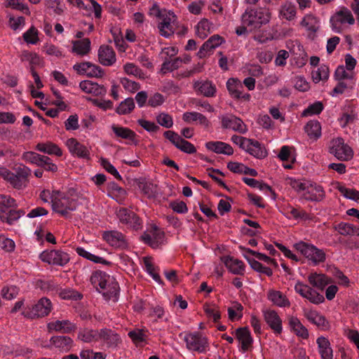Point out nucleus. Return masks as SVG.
Masks as SVG:
<instances>
[{"label":"nucleus","instance_id":"nucleus-56","mask_svg":"<svg viewBox=\"0 0 359 359\" xmlns=\"http://www.w3.org/2000/svg\"><path fill=\"white\" fill-rule=\"evenodd\" d=\"M39 30L34 27H31L25 33H24V41L27 43L37 44L40 41L39 36Z\"/></svg>","mask_w":359,"mask_h":359},{"label":"nucleus","instance_id":"nucleus-30","mask_svg":"<svg viewBox=\"0 0 359 359\" xmlns=\"http://www.w3.org/2000/svg\"><path fill=\"white\" fill-rule=\"evenodd\" d=\"M267 297L269 300L277 306L289 307L290 306L287 297L280 291L270 290L267 293Z\"/></svg>","mask_w":359,"mask_h":359},{"label":"nucleus","instance_id":"nucleus-7","mask_svg":"<svg viewBox=\"0 0 359 359\" xmlns=\"http://www.w3.org/2000/svg\"><path fill=\"white\" fill-rule=\"evenodd\" d=\"M177 26V17L170 11H163L162 18L158 23V29L160 34L165 38L172 36Z\"/></svg>","mask_w":359,"mask_h":359},{"label":"nucleus","instance_id":"nucleus-14","mask_svg":"<svg viewBox=\"0 0 359 359\" xmlns=\"http://www.w3.org/2000/svg\"><path fill=\"white\" fill-rule=\"evenodd\" d=\"M304 317L312 324L317 326L322 330H328L330 329V323L326 318L316 310L304 309Z\"/></svg>","mask_w":359,"mask_h":359},{"label":"nucleus","instance_id":"nucleus-28","mask_svg":"<svg viewBox=\"0 0 359 359\" xmlns=\"http://www.w3.org/2000/svg\"><path fill=\"white\" fill-rule=\"evenodd\" d=\"M98 57L101 64L105 66L112 65L116 62V55L114 50L107 46H100L98 51Z\"/></svg>","mask_w":359,"mask_h":359},{"label":"nucleus","instance_id":"nucleus-57","mask_svg":"<svg viewBox=\"0 0 359 359\" xmlns=\"http://www.w3.org/2000/svg\"><path fill=\"white\" fill-rule=\"evenodd\" d=\"M43 51L48 55L54 56L57 58L65 56L63 51L60 48L50 43L44 44Z\"/></svg>","mask_w":359,"mask_h":359},{"label":"nucleus","instance_id":"nucleus-5","mask_svg":"<svg viewBox=\"0 0 359 359\" xmlns=\"http://www.w3.org/2000/svg\"><path fill=\"white\" fill-rule=\"evenodd\" d=\"M293 248L314 264L323 262L325 259V253L312 244L300 241L294 243Z\"/></svg>","mask_w":359,"mask_h":359},{"label":"nucleus","instance_id":"nucleus-51","mask_svg":"<svg viewBox=\"0 0 359 359\" xmlns=\"http://www.w3.org/2000/svg\"><path fill=\"white\" fill-rule=\"evenodd\" d=\"M243 306L237 302H233L228 308V316L231 321L238 320L243 316Z\"/></svg>","mask_w":359,"mask_h":359},{"label":"nucleus","instance_id":"nucleus-29","mask_svg":"<svg viewBox=\"0 0 359 359\" xmlns=\"http://www.w3.org/2000/svg\"><path fill=\"white\" fill-rule=\"evenodd\" d=\"M248 146L244 147L243 150L258 158H262L266 156V150L259 142L251 139H248Z\"/></svg>","mask_w":359,"mask_h":359},{"label":"nucleus","instance_id":"nucleus-43","mask_svg":"<svg viewBox=\"0 0 359 359\" xmlns=\"http://www.w3.org/2000/svg\"><path fill=\"white\" fill-rule=\"evenodd\" d=\"M212 24L207 19L203 18L195 27L196 34L201 39H205L212 30Z\"/></svg>","mask_w":359,"mask_h":359},{"label":"nucleus","instance_id":"nucleus-35","mask_svg":"<svg viewBox=\"0 0 359 359\" xmlns=\"http://www.w3.org/2000/svg\"><path fill=\"white\" fill-rule=\"evenodd\" d=\"M50 342L54 347L65 352L69 351L73 346V340L65 336L53 337Z\"/></svg>","mask_w":359,"mask_h":359},{"label":"nucleus","instance_id":"nucleus-10","mask_svg":"<svg viewBox=\"0 0 359 359\" xmlns=\"http://www.w3.org/2000/svg\"><path fill=\"white\" fill-rule=\"evenodd\" d=\"M41 261L49 264L63 266L69 261L68 254L60 250H45L40 255Z\"/></svg>","mask_w":359,"mask_h":359},{"label":"nucleus","instance_id":"nucleus-12","mask_svg":"<svg viewBox=\"0 0 359 359\" xmlns=\"http://www.w3.org/2000/svg\"><path fill=\"white\" fill-rule=\"evenodd\" d=\"M65 146L72 156L90 160L89 149L85 145L81 144L76 139L73 137L67 139L65 142Z\"/></svg>","mask_w":359,"mask_h":359},{"label":"nucleus","instance_id":"nucleus-23","mask_svg":"<svg viewBox=\"0 0 359 359\" xmlns=\"http://www.w3.org/2000/svg\"><path fill=\"white\" fill-rule=\"evenodd\" d=\"M224 41V39L217 34L212 36L200 48L198 52V57H205L210 51L220 46Z\"/></svg>","mask_w":359,"mask_h":359},{"label":"nucleus","instance_id":"nucleus-4","mask_svg":"<svg viewBox=\"0 0 359 359\" xmlns=\"http://www.w3.org/2000/svg\"><path fill=\"white\" fill-rule=\"evenodd\" d=\"M329 152L340 161H349L353 156V151L341 137L333 138L329 144Z\"/></svg>","mask_w":359,"mask_h":359},{"label":"nucleus","instance_id":"nucleus-31","mask_svg":"<svg viewBox=\"0 0 359 359\" xmlns=\"http://www.w3.org/2000/svg\"><path fill=\"white\" fill-rule=\"evenodd\" d=\"M325 196L323 188L316 184L309 182L306 192L304 193V198L309 201H320Z\"/></svg>","mask_w":359,"mask_h":359},{"label":"nucleus","instance_id":"nucleus-13","mask_svg":"<svg viewBox=\"0 0 359 359\" xmlns=\"http://www.w3.org/2000/svg\"><path fill=\"white\" fill-rule=\"evenodd\" d=\"M164 136L169 140L177 149L187 154H194L196 149L194 144L183 140L177 133L168 130L165 132Z\"/></svg>","mask_w":359,"mask_h":359},{"label":"nucleus","instance_id":"nucleus-61","mask_svg":"<svg viewBox=\"0 0 359 359\" xmlns=\"http://www.w3.org/2000/svg\"><path fill=\"white\" fill-rule=\"evenodd\" d=\"M337 188L345 198L353 201H358L359 199V191L353 189L346 188L340 184H338Z\"/></svg>","mask_w":359,"mask_h":359},{"label":"nucleus","instance_id":"nucleus-49","mask_svg":"<svg viewBox=\"0 0 359 359\" xmlns=\"http://www.w3.org/2000/svg\"><path fill=\"white\" fill-rule=\"evenodd\" d=\"M111 130L118 137L130 140H133L135 139V133L128 128L114 124L111 126Z\"/></svg>","mask_w":359,"mask_h":359},{"label":"nucleus","instance_id":"nucleus-52","mask_svg":"<svg viewBox=\"0 0 359 359\" xmlns=\"http://www.w3.org/2000/svg\"><path fill=\"white\" fill-rule=\"evenodd\" d=\"M358 120V115L354 111L345 112L338 118L339 123L341 128L351 126Z\"/></svg>","mask_w":359,"mask_h":359},{"label":"nucleus","instance_id":"nucleus-25","mask_svg":"<svg viewBox=\"0 0 359 359\" xmlns=\"http://www.w3.org/2000/svg\"><path fill=\"white\" fill-rule=\"evenodd\" d=\"M144 241L149 243L153 248H158L164 241V233L156 226L144 236Z\"/></svg>","mask_w":359,"mask_h":359},{"label":"nucleus","instance_id":"nucleus-60","mask_svg":"<svg viewBox=\"0 0 359 359\" xmlns=\"http://www.w3.org/2000/svg\"><path fill=\"white\" fill-rule=\"evenodd\" d=\"M203 309L205 314L209 318H212L215 322L220 319V312L216 305L205 304Z\"/></svg>","mask_w":359,"mask_h":359},{"label":"nucleus","instance_id":"nucleus-54","mask_svg":"<svg viewBox=\"0 0 359 359\" xmlns=\"http://www.w3.org/2000/svg\"><path fill=\"white\" fill-rule=\"evenodd\" d=\"M129 337L137 346H142L145 344L147 334L142 330H134L128 333Z\"/></svg>","mask_w":359,"mask_h":359},{"label":"nucleus","instance_id":"nucleus-53","mask_svg":"<svg viewBox=\"0 0 359 359\" xmlns=\"http://www.w3.org/2000/svg\"><path fill=\"white\" fill-rule=\"evenodd\" d=\"M280 15L282 18L292 20L296 16V8L294 5L291 3L286 2L280 8Z\"/></svg>","mask_w":359,"mask_h":359},{"label":"nucleus","instance_id":"nucleus-48","mask_svg":"<svg viewBox=\"0 0 359 359\" xmlns=\"http://www.w3.org/2000/svg\"><path fill=\"white\" fill-rule=\"evenodd\" d=\"M286 184L290 185L294 190L304 196V193L306 192L307 187L309 184L306 180H299L292 177H287L285 180Z\"/></svg>","mask_w":359,"mask_h":359},{"label":"nucleus","instance_id":"nucleus-38","mask_svg":"<svg viewBox=\"0 0 359 359\" xmlns=\"http://www.w3.org/2000/svg\"><path fill=\"white\" fill-rule=\"evenodd\" d=\"M195 90L205 97H212L215 95L216 88L210 81H197L194 83Z\"/></svg>","mask_w":359,"mask_h":359},{"label":"nucleus","instance_id":"nucleus-46","mask_svg":"<svg viewBox=\"0 0 359 359\" xmlns=\"http://www.w3.org/2000/svg\"><path fill=\"white\" fill-rule=\"evenodd\" d=\"M330 71L327 65H322L317 69L311 72V78L314 83L327 81L329 78Z\"/></svg>","mask_w":359,"mask_h":359},{"label":"nucleus","instance_id":"nucleus-32","mask_svg":"<svg viewBox=\"0 0 359 359\" xmlns=\"http://www.w3.org/2000/svg\"><path fill=\"white\" fill-rule=\"evenodd\" d=\"M206 148L215 153L225 155H232L233 148L228 144L223 142H208L205 144Z\"/></svg>","mask_w":359,"mask_h":359},{"label":"nucleus","instance_id":"nucleus-1","mask_svg":"<svg viewBox=\"0 0 359 359\" xmlns=\"http://www.w3.org/2000/svg\"><path fill=\"white\" fill-rule=\"evenodd\" d=\"M44 202L51 204L53 210L62 216H67L76 210L79 195L74 189L65 191L43 189L39 195Z\"/></svg>","mask_w":359,"mask_h":359},{"label":"nucleus","instance_id":"nucleus-33","mask_svg":"<svg viewBox=\"0 0 359 359\" xmlns=\"http://www.w3.org/2000/svg\"><path fill=\"white\" fill-rule=\"evenodd\" d=\"M236 336L241 344L242 350L243 351H248L253 341L250 330L247 327L239 328L236 331Z\"/></svg>","mask_w":359,"mask_h":359},{"label":"nucleus","instance_id":"nucleus-9","mask_svg":"<svg viewBox=\"0 0 359 359\" xmlns=\"http://www.w3.org/2000/svg\"><path fill=\"white\" fill-rule=\"evenodd\" d=\"M178 53V48L175 46H168L164 48L161 53V57L164 60L163 63L162 70L163 71H172L177 69L182 60L180 57H177L175 60H170L172 57L175 56Z\"/></svg>","mask_w":359,"mask_h":359},{"label":"nucleus","instance_id":"nucleus-42","mask_svg":"<svg viewBox=\"0 0 359 359\" xmlns=\"http://www.w3.org/2000/svg\"><path fill=\"white\" fill-rule=\"evenodd\" d=\"M309 283L317 288L323 290L332 280L322 273H312L308 276Z\"/></svg>","mask_w":359,"mask_h":359},{"label":"nucleus","instance_id":"nucleus-63","mask_svg":"<svg viewBox=\"0 0 359 359\" xmlns=\"http://www.w3.org/2000/svg\"><path fill=\"white\" fill-rule=\"evenodd\" d=\"M120 83H121L123 88L130 93H134L140 88L139 83L135 81L129 80L127 78H121L120 79Z\"/></svg>","mask_w":359,"mask_h":359},{"label":"nucleus","instance_id":"nucleus-44","mask_svg":"<svg viewBox=\"0 0 359 359\" xmlns=\"http://www.w3.org/2000/svg\"><path fill=\"white\" fill-rule=\"evenodd\" d=\"M355 74L353 71L347 69L344 66H339L334 72V78L337 81L353 83Z\"/></svg>","mask_w":359,"mask_h":359},{"label":"nucleus","instance_id":"nucleus-47","mask_svg":"<svg viewBox=\"0 0 359 359\" xmlns=\"http://www.w3.org/2000/svg\"><path fill=\"white\" fill-rule=\"evenodd\" d=\"M100 331L89 329L81 330L78 334V339L86 343L99 341Z\"/></svg>","mask_w":359,"mask_h":359},{"label":"nucleus","instance_id":"nucleus-58","mask_svg":"<svg viewBox=\"0 0 359 359\" xmlns=\"http://www.w3.org/2000/svg\"><path fill=\"white\" fill-rule=\"evenodd\" d=\"M278 158L285 162L294 161V156L292 154V148L289 146H283L281 147L279 154H278Z\"/></svg>","mask_w":359,"mask_h":359},{"label":"nucleus","instance_id":"nucleus-36","mask_svg":"<svg viewBox=\"0 0 359 359\" xmlns=\"http://www.w3.org/2000/svg\"><path fill=\"white\" fill-rule=\"evenodd\" d=\"M222 261L231 273L235 274L244 273L245 266L243 262L229 257L222 258Z\"/></svg>","mask_w":359,"mask_h":359},{"label":"nucleus","instance_id":"nucleus-16","mask_svg":"<svg viewBox=\"0 0 359 359\" xmlns=\"http://www.w3.org/2000/svg\"><path fill=\"white\" fill-rule=\"evenodd\" d=\"M52 310V304L50 299L43 297L33 306L29 316L31 318H41L48 316Z\"/></svg>","mask_w":359,"mask_h":359},{"label":"nucleus","instance_id":"nucleus-18","mask_svg":"<svg viewBox=\"0 0 359 359\" xmlns=\"http://www.w3.org/2000/svg\"><path fill=\"white\" fill-rule=\"evenodd\" d=\"M222 126L231 129L241 133H245L248 130L246 126L240 118L232 116H225L222 118Z\"/></svg>","mask_w":359,"mask_h":359},{"label":"nucleus","instance_id":"nucleus-62","mask_svg":"<svg viewBox=\"0 0 359 359\" xmlns=\"http://www.w3.org/2000/svg\"><path fill=\"white\" fill-rule=\"evenodd\" d=\"M20 217V212L14 210H7L0 215L2 222L12 224L14 221Z\"/></svg>","mask_w":359,"mask_h":359},{"label":"nucleus","instance_id":"nucleus-20","mask_svg":"<svg viewBox=\"0 0 359 359\" xmlns=\"http://www.w3.org/2000/svg\"><path fill=\"white\" fill-rule=\"evenodd\" d=\"M47 328L48 332L69 333L75 330L76 326L67 320H56L49 322Z\"/></svg>","mask_w":359,"mask_h":359},{"label":"nucleus","instance_id":"nucleus-15","mask_svg":"<svg viewBox=\"0 0 359 359\" xmlns=\"http://www.w3.org/2000/svg\"><path fill=\"white\" fill-rule=\"evenodd\" d=\"M117 217L123 224H126L128 227L138 229L141 226V222L137 215L125 208H120L116 212Z\"/></svg>","mask_w":359,"mask_h":359},{"label":"nucleus","instance_id":"nucleus-64","mask_svg":"<svg viewBox=\"0 0 359 359\" xmlns=\"http://www.w3.org/2000/svg\"><path fill=\"white\" fill-rule=\"evenodd\" d=\"M305 299H308L310 302L319 304L323 303L325 301V298L323 294H320L311 287L308 291L307 294L306 295Z\"/></svg>","mask_w":359,"mask_h":359},{"label":"nucleus","instance_id":"nucleus-37","mask_svg":"<svg viewBox=\"0 0 359 359\" xmlns=\"http://www.w3.org/2000/svg\"><path fill=\"white\" fill-rule=\"evenodd\" d=\"M99 334L98 341H102L108 346H115L120 341L118 335L110 330H102L100 331Z\"/></svg>","mask_w":359,"mask_h":359},{"label":"nucleus","instance_id":"nucleus-17","mask_svg":"<svg viewBox=\"0 0 359 359\" xmlns=\"http://www.w3.org/2000/svg\"><path fill=\"white\" fill-rule=\"evenodd\" d=\"M79 88L82 92L92 96H104L107 93V89L104 86L90 80L80 82Z\"/></svg>","mask_w":359,"mask_h":359},{"label":"nucleus","instance_id":"nucleus-3","mask_svg":"<svg viewBox=\"0 0 359 359\" xmlns=\"http://www.w3.org/2000/svg\"><path fill=\"white\" fill-rule=\"evenodd\" d=\"M270 18L271 13L269 10L259 8L247 10L242 15V22L248 27L250 31H252L268 23Z\"/></svg>","mask_w":359,"mask_h":359},{"label":"nucleus","instance_id":"nucleus-2","mask_svg":"<svg viewBox=\"0 0 359 359\" xmlns=\"http://www.w3.org/2000/svg\"><path fill=\"white\" fill-rule=\"evenodd\" d=\"M90 282L107 299H116L118 292V283L113 276L105 272L97 271L90 276Z\"/></svg>","mask_w":359,"mask_h":359},{"label":"nucleus","instance_id":"nucleus-8","mask_svg":"<svg viewBox=\"0 0 359 359\" xmlns=\"http://www.w3.org/2000/svg\"><path fill=\"white\" fill-rule=\"evenodd\" d=\"M187 347L191 351L205 352L208 347V339L198 333H189L184 336Z\"/></svg>","mask_w":359,"mask_h":359},{"label":"nucleus","instance_id":"nucleus-55","mask_svg":"<svg viewBox=\"0 0 359 359\" xmlns=\"http://www.w3.org/2000/svg\"><path fill=\"white\" fill-rule=\"evenodd\" d=\"M76 252L81 257H83L90 261L95 262V263H101V264H107V262L105 259H104L102 257L95 255L88 252L87 250H86L84 248H83L81 247L76 248Z\"/></svg>","mask_w":359,"mask_h":359},{"label":"nucleus","instance_id":"nucleus-6","mask_svg":"<svg viewBox=\"0 0 359 359\" xmlns=\"http://www.w3.org/2000/svg\"><path fill=\"white\" fill-rule=\"evenodd\" d=\"M355 19L351 12L346 8H341L330 18L332 29L336 32H340L346 25H353Z\"/></svg>","mask_w":359,"mask_h":359},{"label":"nucleus","instance_id":"nucleus-41","mask_svg":"<svg viewBox=\"0 0 359 359\" xmlns=\"http://www.w3.org/2000/svg\"><path fill=\"white\" fill-rule=\"evenodd\" d=\"M36 149L49 155H55L56 156H61L62 155V149L52 142L39 143L36 146Z\"/></svg>","mask_w":359,"mask_h":359},{"label":"nucleus","instance_id":"nucleus-59","mask_svg":"<svg viewBox=\"0 0 359 359\" xmlns=\"http://www.w3.org/2000/svg\"><path fill=\"white\" fill-rule=\"evenodd\" d=\"M135 107V103L133 98H127L121 102L116 109L119 114H126L130 113Z\"/></svg>","mask_w":359,"mask_h":359},{"label":"nucleus","instance_id":"nucleus-40","mask_svg":"<svg viewBox=\"0 0 359 359\" xmlns=\"http://www.w3.org/2000/svg\"><path fill=\"white\" fill-rule=\"evenodd\" d=\"M144 269L158 283L161 284L162 281L158 274V269L155 266L153 259L151 257H145L142 259Z\"/></svg>","mask_w":359,"mask_h":359},{"label":"nucleus","instance_id":"nucleus-24","mask_svg":"<svg viewBox=\"0 0 359 359\" xmlns=\"http://www.w3.org/2000/svg\"><path fill=\"white\" fill-rule=\"evenodd\" d=\"M316 344L321 359H333V350L327 337L323 336L318 337Z\"/></svg>","mask_w":359,"mask_h":359},{"label":"nucleus","instance_id":"nucleus-21","mask_svg":"<svg viewBox=\"0 0 359 359\" xmlns=\"http://www.w3.org/2000/svg\"><path fill=\"white\" fill-rule=\"evenodd\" d=\"M266 323L276 334H280L283 330L282 320L273 310H266L264 312Z\"/></svg>","mask_w":359,"mask_h":359},{"label":"nucleus","instance_id":"nucleus-22","mask_svg":"<svg viewBox=\"0 0 359 359\" xmlns=\"http://www.w3.org/2000/svg\"><path fill=\"white\" fill-rule=\"evenodd\" d=\"M226 87L230 95L233 98L250 100V95L242 93L243 86L240 81L236 79H229L226 82Z\"/></svg>","mask_w":359,"mask_h":359},{"label":"nucleus","instance_id":"nucleus-39","mask_svg":"<svg viewBox=\"0 0 359 359\" xmlns=\"http://www.w3.org/2000/svg\"><path fill=\"white\" fill-rule=\"evenodd\" d=\"M72 52L78 55H86L90 50V41L88 39L72 41Z\"/></svg>","mask_w":359,"mask_h":359},{"label":"nucleus","instance_id":"nucleus-34","mask_svg":"<svg viewBox=\"0 0 359 359\" xmlns=\"http://www.w3.org/2000/svg\"><path fill=\"white\" fill-rule=\"evenodd\" d=\"M182 119L188 123L195 122L205 128H208L210 125L209 121L205 116L195 111L185 112L182 116Z\"/></svg>","mask_w":359,"mask_h":359},{"label":"nucleus","instance_id":"nucleus-19","mask_svg":"<svg viewBox=\"0 0 359 359\" xmlns=\"http://www.w3.org/2000/svg\"><path fill=\"white\" fill-rule=\"evenodd\" d=\"M0 176L9 182L14 188L20 189L22 186L21 179L22 177V170L19 168L16 174L11 172L6 168H0Z\"/></svg>","mask_w":359,"mask_h":359},{"label":"nucleus","instance_id":"nucleus-45","mask_svg":"<svg viewBox=\"0 0 359 359\" xmlns=\"http://www.w3.org/2000/svg\"><path fill=\"white\" fill-rule=\"evenodd\" d=\"M301 25L307 31L314 33L319 28V20L316 16L308 14L302 19Z\"/></svg>","mask_w":359,"mask_h":359},{"label":"nucleus","instance_id":"nucleus-50","mask_svg":"<svg viewBox=\"0 0 359 359\" xmlns=\"http://www.w3.org/2000/svg\"><path fill=\"white\" fill-rule=\"evenodd\" d=\"M305 131L310 138L316 140L321 135V126L317 121H309L305 126Z\"/></svg>","mask_w":359,"mask_h":359},{"label":"nucleus","instance_id":"nucleus-11","mask_svg":"<svg viewBox=\"0 0 359 359\" xmlns=\"http://www.w3.org/2000/svg\"><path fill=\"white\" fill-rule=\"evenodd\" d=\"M73 69L78 74L88 77L102 78L104 75V72L101 67L89 62L76 63L73 66Z\"/></svg>","mask_w":359,"mask_h":359},{"label":"nucleus","instance_id":"nucleus-26","mask_svg":"<svg viewBox=\"0 0 359 359\" xmlns=\"http://www.w3.org/2000/svg\"><path fill=\"white\" fill-rule=\"evenodd\" d=\"M288 324L290 330L298 337L302 339H307L309 331L301 323L300 320L294 316H290L287 318Z\"/></svg>","mask_w":359,"mask_h":359},{"label":"nucleus","instance_id":"nucleus-27","mask_svg":"<svg viewBox=\"0 0 359 359\" xmlns=\"http://www.w3.org/2000/svg\"><path fill=\"white\" fill-rule=\"evenodd\" d=\"M103 238L111 246L116 248H124L126 246L125 238L120 232L116 231L105 232L103 234Z\"/></svg>","mask_w":359,"mask_h":359}]
</instances>
